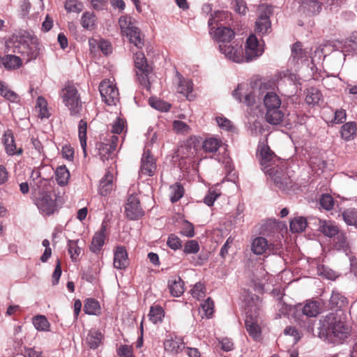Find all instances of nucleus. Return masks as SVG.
<instances>
[{
	"label": "nucleus",
	"instance_id": "f257e3e1",
	"mask_svg": "<svg viewBox=\"0 0 357 357\" xmlns=\"http://www.w3.org/2000/svg\"><path fill=\"white\" fill-rule=\"evenodd\" d=\"M256 157L261 169L270 177L276 188L286 193L291 190L294 183L292 179L282 167L275 164L278 158L264 142L259 143Z\"/></svg>",
	"mask_w": 357,
	"mask_h": 357
},
{
	"label": "nucleus",
	"instance_id": "f03ea898",
	"mask_svg": "<svg viewBox=\"0 0 357 357\" xmlns=\"http://www.w3.org/2000/svg\"><path fill=\"white\" fill-rule=\"evenodd\" d=\"M319 337L330 343L341 344L349 335L350 327L337 312H331L319 321Z\"/></svg>",
	"mask_w": 357,
	"mask_h": 357
},
{
	"label": "nucleus",
	"instance_id": "7ed1b4c3",
	"mask_svg": "<svg viewBox=\"0 0 357 357\" xmlns=\"http://www.w3.org/2000/svg\"><path fill=\"white\" fill-rule=\"evenodd\" d=\"M246 319L245 324L248 334L255 340L261 335V328L258 325V317L262 306L261 298L254 294H248L245 299Z\"/></svg>",
	"mask_w": 357,
	"mask_h": 357
},
{
	"label": "nucleus",
	"instance_id": "20e7f679",
	"mask_svg": "<svg viewBox=\"0 0 357 357\" xmlns=\"http://www.w3.org/2000/svg\"><path fill=\"white\" fill-rule=\"evenodd\" d=\"M18 44L15 45L13 52L22 54L26 58V62L35 60L40 54L38 39L27 31L19 33L15 36Z\"/></svg>",
	"mask_w": 357,
	"mask_h": 357
},
{
	"label": "nucleus",
	"instance_id": "39448f33",
	"mask_svg": "<svg viewBox=\"0 0 357 357\" xmlns=\"http://www.w3.org/2000/svg\"><path fill=\"white\" fill-rule=\"evenodd\" d=\"M223 16L222 12L215 11L211 14L208 20L209 34L219 44L230 43L235 37V32L233 29L218 24L220 20Z\"/></svg>",
	"mask_w": 357,
	"mask_h": 357
},
{
	"label": "nucleus",
	"instance_id": "423d86ee",
	"mask_svg": "<svg viewBox=\"0 0 357 357\" xmlns=\"http://www.w3.org/2000/svg\"><path fill=\"white\" fill-rule=\"evenodd\" d=\"M264 105L266 109L265 114L266 121L271 125L281 123L284 119V112L281 109V99L273 91H268L263 99Z\"/></svg>",
	"mask_w": 357,
	"mask_h": 357
},
{
	"label": "nucleus",
	"instance_id": "0eeeda50",
	"mask_svg": "<svg viewBox=\"0 0 357 357\" xmlns=\"http://www.w3.org/2000/svg\"><path fill=\"white\" fill-rule=\"evenodd\" d=\"M61 96L65 105L70 110V115L79 116L82 106L77 89L72 85L67 86L62 89Z\"/></svg>",
	"mask_w": 357,
	"mask_h": 357
},
{
	"label": "nucleus",
	"instance_id": "6e6552de",
	"mask_svg": "<svg viewBox=\"0 0 357 357\" xmlns=\"http://www.w3.org/2000/svg\"><path fill=\"white\" fill-rule=\"evenodd\" d=\"M136 75L139 84L146 89L150 87L149 75L152 72V68L147 63L146 58L144 52L138 51L134 56Z\"/></svg>",
	"mask_w": 357,
	"mask_h": 357
},
{
	"label": "nucleus",
	"instance_id": "1a4fd4ad",
	"mask_svg": "<svg viewBox=\"0 0 357 357\" xmlns=\"http://www.w3.org/2000/svg\"><path fill=\"white\" fill-rule=\"evenodd\" d=\"M273 14V7L261 5L258 10V17L255 22V32L260 36L269 34L271 31V15Z\"/></svg>",
	"mask_w": 357,
	"mask_h": 357
},
{
	"label": "nucleus",
	"instance_id": "9d476101",
	"mask_svg": "<svg viewBox=\"0 0 357 357\" xmlns=\"http://www.w3.org/2000/svg\"><path fill=\"white\" fill-rule=\"evenodd\" d=\"M218 50L225 58L235 63L244 61L243 50L241 45L232 43L219 44Z\"/></svg>",
	"mask_w": 357,
	"mask_h": 357
},
{
	"label": "nucleus",
	"instance_id": "9b49d317",
	"mask_svg": "<svg viewBox=\"0 0 357 357\" xmlns=\"http://www.w3.org/2000/svg\"><path fill=\"white\" fill-rule=\"evenodd\" d=\"M99 91L102 101L107 105H116L119 100V91L109 81H102L99 84Z\"/></svg>",
	"mask_w": 357,
	"mask_h": 357
},
{
	"label": "nucleus",
	"instance_id": "f8f14e48",
	"mask_svg": "<svg viewBox=\"0 0 357 357\" xmlns=\"http://www.w3.org/2000/svg\"><path fill=\"white\" fill-rule=\"evenodd\" d=\"M232 95L239 102H242L247 106H252L255 103V93L252 89L248 88L247 84H238Z\"/></svg>",
	"mask_w": 357,
	"mask_h": 357
},
{
	"label": "nucleus",
	"instance_id": "ddd939ff",
	"mask_svg": "<svg viewBox=\"0 0 357 357\" xmlns=\"http://www.w3.org/2000/svg\"><path fill=\"white\" fill-rule=\"evenodd\" d=\"M118 141L119 137L112 135L111 139L107 140L105 142H98L96 144L98 154L103 162L113 159Z\"/></svg>",
	"mask_w": 357,
	"mask_h": 357
},
{
	"label": "nucleus",
	"instance_id": "4468645a",
	"mask_svg": "<svg viewBox=\"0 0 357 357\" xmlns=\"http://www.w3.org/2000/svg\"><path fill=\"white\" fill-rule=\"evenodd\" d=\"M126 217L131 220H139L144 215L139 198L135 195L129 196L125 207Z\"/></svg>",
	"mask_w": 357,
	"mask_h": 357
},
{
	"label": "nucleus",
	"instance_id": "2eb2a0df",
	"mask_svg": "<svg viewBox=\"0 0 357 357\" xmlns=\"http://www.w3.org/2000/svg\"><path fill=\"white\" fill-rule=\"evenodd\" d=\"M264 50L259 47V40L255 34H251L247 38L245 47L244 60L250 61L263 54Z\"/></svg>",
	"mask_w": 357,
	"mask_h": 357
},
{
	"label": "nucleus",
	"instance_id": "dca6fc26",
	"mask_svg": "<svg viewBox=\"0 0 357 357\" xmlns=\"http://www.w3.org/2000/svg\"><path fill=\"white\" fill-rule=\"evenodd\" d=\"M36 205L40 212L44 215H50L56 208V200L50 195L43 194L37 199Z\"/></svg>",
	"mask_w": 357,
	"mask_h": 357
},
{
	"label": "nucleus",
	"instance_id": "f3484780",
	"mask_svg": "<svg viewBox=\"0 0 357 357\" xmlns=\"http://www.w3.org/2000/svg\"><path fill=\"white\" fill-rule=\"evenodd\" d=\"M2 142L5 147L6 153L8 155H20L22 153V148L17 149L15 137L12 130H6L2 136Z\"/></svg>",
	"mask_w": 357,
	"mask_h": 357
},
{
	"label": "nucleus",
	"instance_id": "a211bd4d",
	"mask_svg": "<svg viewBox=\"0 0 357 357\" xmlns=\"http://www.w3.org/2000/svg\"><path fill=\"white\" fill-rule=\"evenodd\" d=\"M156 169L155 162L149 149L144 150L141 159L140 174L152 176Z\"/></svg>",
	"mask_w": 357,
	"mask_h": 357
},
{
	"label": "nucleus",
	"instance_id": "6ab92c4d",
	"mask_svg": "<svg viewBox=\"0 0 357 357\" xmlns=\"http://www.w3.org/2000/svg\"><path fill=\"white\" fill-rule=\"evenodd\" d=\"M297 311L301 310V321H304V318L315 317L319 313V303L317 301H308L305 305L299 304L296 307Z\"/></svg>",
	"mask_w": 357,
	"mask_h": 357
},
{
	"label": "nucleus",
	"instance_id": "aec40b11",
	"mask_svg": "<svg viewBox=\"0 0 357 357\" xmlns=\"http://www.w3.org/2000/svg\"><path fill=\"white\" fill-rule=\"evenodd\" d=\"M322 3L318 0H302L300 11L307 15L319 14L321 10Z\"/></svg>",
	"mask_w": 357,
	"mask_h": 357
},
{
	"label": "nucleus",
	"instance_id": "412c9836",
	"mask_svg": "<svg viewBox=\"0 0 357 357\" xmlns=\"http://www.w3.org/2000/svg\"><path fill=\"white\" fill-rule=\"evenodd\" d=\"M128 265V252L123 246H118L114 255V266L117 269H124Z\"/></svg>",
	"mask_w": 357,
	"mask_h": 357
},
{
	"label": "nucleus",
	"instance_id": "4be33fe9",
	"mask_svg": "<svg viewBox=\"0 0 357 357\" xmlns=\"http://www.w3.org/2000/svg\"><path fill=\"white\" fill-rule=\"evenodd\" d=\"M319 231L329 238L335 237L340 233L339 227L331 220H319Z\"/></svg>",
	"mask_w": 357,
	"mask_h": 357
},
{
	"label": "nucleus",
	"instance_id": "5701e85b",
	"mask_svg": "<svg viewBox=\"0 0 357 357\" xmlns=\"http://www.w3.org/2000/svg\"><path fill=\"white\" fill-rule=\"evenodd\" d=\"M165 349L170 353L178 354L185 349V343L181 337L175 336L164 342Z\"/></svg>",
	"mask_w": 357,
	"mask_h": 357
},
{
	"label": "nucleus",
	"instance_id": "b1692460",
	"mask_svg": "<svg viewBox=\"0 0 357 357\" xmlns=\"http://www.w3.org/2000/svg\"><path fill=\"white\" fill-rule=\"evenodd\" d=\"M176 77L178 79L177 91L188 97L193 89L192 82L189 79L184 78L178 71L176 73Z\"/></svg>",
	"mask_w": 357,
	"mask_h": 357
},
{
	"label": "nucleus",
	"instance_id": "393cba45",
	"mask_svg": "<svg viewBox=\"0 0 357 357\" xmlns=\"http://www.w3.org/2000/svg\"><path fill=\"white\" fill-rule=\"evenodd\" d=\"M270 250V245L264 237L258 236L255 238L251 243V250L256 255H261Z\"/></svg>",
	"mask_w": 357,
	"mask_h": 357
},
{
	"label": "nucleus",
	"instance_id": "a878e982",
	"mask_svg": "<svg viewBox=\"0 0 357 357\" xmlns=\"http://www.w3.org/2000/svg\"><path fill=\"white\" fill-rule=\"evenodd\" d=\"M307 51L302 48L301 42H296L291 47V54L290 61L294 63H298L299 61L306 60L307 59Z\"/></svg>",
	"mask_w": 357,
	"mask_h": 357
},
{
	"label": "nucleus",
	"instance_id": "bb28decb",
	"mask_svg": "<svg viewBox=\"0 0 357 357\" xmlns=\"http://www.w3.org/2000/svg\"><path fill=\"white\" fill-rule=\"evenodd\" d=\"M113 174L107 171L100 181L99 193L101 196H107L113 188Z\"/></svg>",
	"mask_w": 357,
	"mask_h": 357
},
{
	"label": "nucleus",
	"instance_id": "cd10ccee",
	"mask_svg": "<svg viewBox=\"0 0 357 357\" xmlns=\"http://www.w3.org/2000/svg\"><path fill=\"white\" fill-rule=\"evenodd\" d=\"M248 123L249 126L248 128V130L252 136L263 134L268 127L267 125L264 123L261 118H256L253 120H249Z\"/></svg>",
	"mask_w": 357,
	"mask_h": 357
},
{
	"label": "nucleus",
	"instance_id": "c85d7f7f",
	"mask_svg": "<svg viewBox=\"0 0 357 357\" xmlns=\"http://www.w3.org/2000/svg\"><path fill=\"white\" fill-rule=\"evenodd\" d=\"M184 282L179 276L175 277L168 282V287L171 295L180 297L184 292Z\"/></svg>",
	"mask_w": 357,
	"mask_h": 357
},
{
	"label": "nucleus",
	"instance_id": "c756f323",
	"mask_svg": "<svg viewBox=\"0 0 357 357\" xmlns=\"http://www.w3.org/2000/svg\"><path fill=\"white\" fill-rule=\"evenodd\" d=\"M357 126L354 121H349L343 124L340 129L342 138L348 142L353 139L356 135Z\"/></svg>",
	"mask_w": 357,
	"mask_h": 357
},
{
	"label": "nucleus",
	"instance_id": "7c9ffc66",
	"mask_svg": "<svg viewBox=\"0 0 357 357\" xmlns=\"http://www.w3.org/2000/svg\"><path fill=\"white\" fill-rule=\"evenodd\" d=\"M1 61L4 68L8 70L20 68L22 64L21 58L13 54L5 55Z\"/></svg>",
	"mask_w": 357,
	"mask_h": 357
},
{
	"label": "nucleus",
	"instance_id": "2f4dec72",
	"mask_svg": "<svg viewBox=\"0 0 357 357\" xmlns=\"http://www.w3.org/2000/svg\"><path fill=\"white\" fill-rule=\"evenodd\" d=\"M97 17L94 13L84 12L81 17V24L84 29L92 31L96 26Z\"/></svg>",
	"mask_w": 357,
	"mask_h": 357
},
{
	"label": "nucleus",
	"instance_id": "473e14b6",
	"mask_svg": "<svg viewBox=\"0 0 357 357\" xmlns=\"http://www.w3.org/2000/svg\"><path fill=\"white\" fill-rule=\"evenodd\" d=\"M102 334L97 330H91L86 337V343L91 349H97L102 342Z\"/></svg>",
	"mask_w": 357,
	"mask_h": 357
},
{
	"label": "nucleus",
	"instance_id": "72a5a7b5",
	"mask_svg": "<svg viewBox=\"0 0 357 357\" xmlns=\"http://www.w3.org/2000/svg\"><path fill=\"white\" fill-rule=\"evenodd\" d=\"M54 174L55 179L59 185L65 186L68 184L70 178V172L66 165L59 166L56 169Z\"/></svg>",
	"mask_w": 357,
	"mask_h": 357
},
{
	"label": "nucleus",
	"instance_id": "f704fd0d",
	"mask_svg": "<svg viewBox=\"0 0 357 357\" xmlns=\"http://www.w3.org/2000/svg\"><path fill=\"white\" fill-rule=\"evenodd\" d=\"M84 311L89 315H98L101 312L99 302L94 298H87L84 305Z\"/></svg>",
	"mask_w": 357,
	"mask_h": 357
},
{
	"label": "nucleus",
	"instance_id": "c9c22d12",
	"mask_svg": "<svg viewBox=\"0 0 357 357\" xmlns=\"http://www.w3.org/2000/svg\"><path fill=\"white\" fill-rule=\"evenodd\" d=\"M322 98V94L318 89L311 87L307 90L305 101L307 105L314 106L317 105Z\"/></svg>",
	"mask_w": 357,
	"mask_h": 357
},
{
	"label": "nucleus",
	"instance_id": "e433bc0d",
	"mask_svg": "<svg viewBox=\"0 0 357 357\" xmlns=\"http://www.w3.org/2000/svg\"><path fill=\"white\" fill-rule=\"evenodd\" d=\"M344 222L349 226H354L357 229V208H349L342 213Z\"/></svg>",
	"mask_w": 357,
	"mask_h": 357
},
{
	"label": "nucleus",
	"instance_id": "4c0bfd02",
	"mask_svg": "<svg viewBox=\"0 0 357 357\" xmlns=\"http://www.w3.org/2000/svg\"><path fill=\"white\" fill-rule=\"evenodd\" d=\"M0 95L11 102H17L20 96L13 91L8 89L5 82L0 80Z\"/></svg>",
	"mask_w": 357,
	"mask_h": 357
},
{
	"label": "nucleus",
	"instance_id": "58836bf2",
	"mask_svg": "<svg viewBox=\"0 0 357 357\" xmlns=\"http://www.w3.org/2000/svg\"><path fill=\"white\" fill-rule=\"evenodd\" d=\"M347 301V298L344 296L337 291H333L329 305L331 308L340 309L344 306Z\"/></svg>",
	"mask_w": 357,
	"mask_h": 357
},
{
	"label": "nucleus",
	"instance_id": "ea45409f",
	"mask_svg": "<svg viewBox=\"0 0 357 357\" xmlns=\"http://www.w3.org/2000/svg\"><path fill=\"white\" fill-rule=\"evenodd\" d=\"M149 317L150 321L153 324L160 323L165 317V311L160 305H153L150 308Z\"/></svg>",
	"mask_w": 357,
	"mask_h": 357
},
{
	"label": "nucleus",
	"instance_id": "a19ab883",
	"mask_svg": "<svg viewBox=\"0 0 357 357\" xmlns=\"http://www.w3.org/2000/svg\"><path fill=\"white\" fill-rule=\"evenodd\" d=\"M78 130L81 147L83 149L84 156H86L87 123L83 119L79 122Z\"/></svg>",
	"mask_w": 357,
	"mask_h": 357
},
{
	"label": "nucleus",
	"instance_id": "79ce46f5",
	"mask_svg": "<svg viewBox=\"0 0 357 357\" xmlns=\"http://www.w3.org/2000/svg\"><path fill=\"white\" fill-rule=\"evenodd\" d=\"M307 227V220L303 217H297L290 222L289 228L294 233L302 232Z\"/></svg>",
	"mask_w": 357,
	"mask_h": 357
},
{
	"label": "nucleus",
	"instance_id": "37998d69",
	"mask_svg": "<svg viewBox=\"0 0 357 357\" xmlns=\"http://www.w3.org/2000/svg\"><path fill=\"white\" fill-rule=\"evenodd\" d=\"M335 247L337 250L342 251L347 253L349 250V244L347 241L346 234L344 232H340L336 238L335 242Z\"/></svg>",
	"mask_w": 357,
	"mask_h": 357
},
{
	"label": "nucleus",
	"instance_id": "c03bdc74",
	"mask_svg": "<svg viewBox=\"0 0 357 357\" xmlns=\"http://www.w3.org/2000/svg\"><path fill=\"white\" fill-rule=\"evenodd\" d=\"M105 236L100 234H94L91 245L89 247L90 251L93 253H98L102 248L105 244Z\"/></svg>",
	"mask_w": 357,
	"mask_h": 357
},
{
	"label": "nucleus",
	"instance_id": "a18cd8bd",
	"mask_svg": "<svg viewBox=\"0 0 357 357\" xmlns=\"http://www.w3.org/2000/svg\"><path fill=\"white\" fill-rule=\"evenodd\" d=\"M34 327L40 331H47L50 328V323L44 315H36L33 317Z\"/></svg>",
	"mask_w": 357,
	"mask_h": 357
},
{
	"label": "nucleus",
	"instance_id": "49530a36",
	"mask_svg": "<svg viewBox=\"0 0 357 357\" xmlns=\"http://www.w3.org/2000/svg\"><path fill=\"white\" fill-rule=\"evenodd\" d=\"M170 190V200L172 203L178 202L184 195V188L179 183L171 185Z\"/></svg>",
	"mask_w": 357,
	"mask_h": 357
},
{
	"label": "nucleus",
	"instance_id": "de8ad7c7",
	"mask_svg": "<svg viewBox=\"0 0 357 357\" xmlns=\"http://www.w3.org/2000/svg\"><path fill=\"white\" fill-rule=\"evenodd\" d=\"M64 8L68 13H79L83 10L84 5L79 0H66Z\"/></svg>",
	"mask_w": 357,
	"mask_h": 357
},
{
	"label": "nucleus",
	"instance_id": "09e8293b",
	"mask_svg": "<svg viewBox=\"0 0 357 357\" xmlns=\"http://www.w3.org/2000/svg\"><path fill=\"white\" fill-rule=\"evenodd\" d=\"M213 301L208 297L201 304L199 307V313L202 312L203 315H204L206 318H210L213 313Z\"/></svg>",
	"mask_w": 357,
	"mask_h": 357
},
{
	"label": "nucleus",
	"instance_id": "8fccbe9b",
	"mask_svg": "<svg viewBox=\"0 0 357 357\" xmlns=\"http://www.w3.org/2000/svg\"><path fill=\"white\" fill-rule=\"evenodd\" d=\"M79 240L68 241V251L73 261H76L77 257L80 255L82 249L78 246Z\"/></svg>",
	"mask_w": 357,
	"mask_h": 357
},
{
	"label": "nucleus",
	"instance_id": "3c124183",
	"mask_svg": "<svg viewBox=\"0 0 357 357\" xmlns=\"http://www.w3.org/2000/svg\"><path fill=\"white\" fill-rule=\"evenodd\" d=\"M200 247L197 240H188L183 246V253L184 255H194L199 251Z\"/></svg>",
	"mask_w": 357,
	"mask_h": 357
},
{
	"label": "nucleus",
	"instance_id": "603ef678",
	"mask_svg": "<svg viewBox=\"0 0 357 357\" xmlns=\"http://www.w3.org/2000/svg\"><path fill=\"white\" fill-rule=\"evenodd\" d=\"M126 36L129 37L130 42L133 43L136 47L142 48L144 43L138 28L135 27L130 31L127 33Z\"/></svg>",
	"mask_w": 357,
	"mask_h": 357
},
{
	"label": "nucleus",
	"instance_id": "864d4df0",
	"mask_svg": "<svg viewBox=\"0 0 357 357\" xmlns=\"http://www.w3.org/2000/svg\"><path fill=\"white\" fill-rule=\"evenodd\" d=\"M119 25L126 35L135 27L132 25V17L129 16H121L119 19Z\"/></svg>",
	"mask_w": 357,
	"mask_h": 357
},
{
	"label": "nucleus",
	"instance_id": "5fc2aeb1",
	"mask_svg": "<svg viewBox=\"0 0 357 357\" xmlns=\"http://www.w3.org/2000/svg\"><path fill=\"white\" fill-rule=\"evenodd\" d=\"M149 102L153 108L161 112H167L171 107V105L169 103H167L160 99L151 98H149Z\"/></svg>",
	"mask_w": 357,
	"mask_h": 357
},
{
	"label": "nucleus",
	"instance_id": "6e6d98bb",
	"mask_svg": "<svg viewBox=\"0 0 357 357\" xmlns=\"http://www.w3.org/2000/svg\"><path fill=\"white\" fill-rule=\"evenodd\" d=\"M319 204L321 208L326 211H330L334 206V199L333 197L328 194H323L319 198Z\"/></svg>",
	"mask_w": 357,
	"mask_h": 357
},
{
	"label": "nucleus",
	"instance_id": "4d7b16f0",
	"mask_svg": "<svg viewBox=\"0 0 357 357\" xmlns=\"http://www.w3.org/2000/svg\"><path fill=\"white\" fill-rule=\"evenodd\" d=\"M167 245L170 249L176 251L182 248V241L176 234H170L167 237Z\"/></svg>",
	"mask_w": 357,
	"mask_h": 357
},
{
	"label": "nucleus",
	"instance_id": "13d9d810",
	"mask_svg": "<svg viewBox=\"0 0 357 357\" xmlns=\"http://www.w3.org/2000/svg\"><path fill=\"white\" fill-rule=\"evenodd\" d=\"M231 8L240 15H245L247 12L246 3L243 0H231Z\"/></svg>",
	"mask_w": 357,
	"mask_h": 357
},
{
	"label": "nucleus",
	"instance_id": "bf43d9fd",
	"mask_svg": "<svg viewBox=\"0 0 357 357\" xmlns=\"http://www.w3.org/2000/svg\"><path fill=\"white\" fill-rule=\"evenodd\" d=\"M180 234L183 236L192 238L195 236L194 225L188 220L183 221V225L181 229Z\"/></svg>",
	"mask_w": 357,
	"mask_h": 357
},
{
	"label": "nucleus",
	"instance_id": "052dcab7",
	"mask_svg": "<svg viewBox=\"0 0 357 357\" xmlns=\"http://www.w3.org/2000/svg\"><path fill=\"white\" fill-rule=\"evenodd\" d=\"M206 287L203 283H196L191 289L192 296L199 300L205 296Z\"/></svg>",
	"mask_w": 357,
	"mask_h": 357
},
{
	"label": "nucleus",
	"instance_id": "680f3d73",
	"mask_svg": "<svg viewBox=\"0 0 357 357\" xmlns=\"http://www.w3.org/2000/svg\"><path fill=\"white\" fill-rule=\"evenodd\" d=\"M203 147L206 151L214 153L218 150L219 143L216 139L209 138L204 142Z\"/></svg>",
	"mask_w": 357,
	"mask_h": 357
},
{
	"label": "nucleus",
	"instance_id": "e2e57ef3",
	"mask_svg": "<svg viewBox=\"0 0 357 357\" xmlns=\"http://www.w3.org/2000/svg\"><path fill=\"white\" fill-rule=\"evenodd\" d=\"M126 126V121L118 116L114 121L112 125V132L115 134H120L124 130Z\"/></svg>",
	"mask_w": 357,
	"mask_h": 357
},
{
	"label": "nucleus",
	"instance_id": "0e129e2a",
	"mask_svg": "<svg viewBox=\"0 0 357 357\" xmlns=\"http://www.w3.org/2000/svg\"><path fill=\"white\" fill-rule=\"evenodd\" d=\"M216 121L218 126L224 130L230 132H234L236 130V128L233 126L231 121L225 117H217Z\"/></svg>",
	"mask_w": 357,
	"mask_h": 357
},
{
	"label": "nucleus",
	"instance_id": "69168bd1",
	"mask_svg": "<svg viewBox=\"0 0 357 357\" xmlns=\"http://www.w3.org/2000/svg\"><path fill=\"white\" fill-rule=\"evenodd\" d=\"M47 181L45 178H39V180L31 181L30 182V188L34 194L40 195L44 190L42 185H45Z\"/></svg>",
	"mask_w": 357,
	"mask_h": 357
},
{
	"label": "nucleus",
	"instance_id": "338daca9",
	"mask_svg": "<svg viewBox=\"0 0 357 357\" xmlns=\"http://www.w3.org/2000/svg\"><path fill=\"white\" fill-rule=\"evenodd\" d=\"M173 128L178 133H188L190 130V127L187 123L178 120H175L173 122Z\"/></svg>",
	"mask_w": 357,
	"mask_h": 357
},
{
	"label": "nucleus",
	"instance_id": "774afa93",
	"mask_svg": "<svg viewBox=\"0 0 357 357\" xmlns=\"http://www.w3.org/2000/svg\"><path fill=\"white\" fill-rule=\"evenodd\" d=\"M117 354L119 357H133L132 346L123 344L117 349Z\"/></svg>",
	"mask_w": 357,
	"mask_h": 357
}]
</instances>
